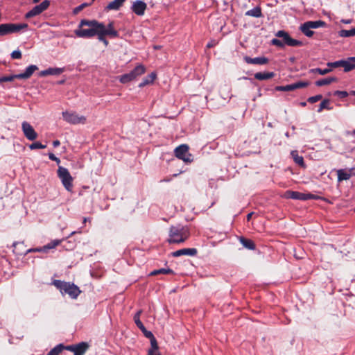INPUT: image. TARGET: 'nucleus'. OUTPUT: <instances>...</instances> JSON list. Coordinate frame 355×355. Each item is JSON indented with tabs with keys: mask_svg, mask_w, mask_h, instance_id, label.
I'll use <instances>...</instances> for the list:
<instances>
[{
	"mask_svg": "<svg viewBox=\"0 0 355 355\" xmlns=\"http://www.w3.org/2000/svg\"><path fill=\"white\" fill-rule=\"evenodd\" d=\"M274 76V72H257L254 74V78L259 80L270 79Z\"/></svg>",
	"mask_w": 355,
	"mask_h": 355,
	"instance_id": "24",
	"label": "nucleus"
},
{
	"mask_svg": "<svg viewBox=\"0 0 355 355\" xmlns=\"http://www.w3.org/2000/svg\"><path fill=\"white\" fill-rule=\"evenodd\" d=\"M49 76V75H48V71H47V69H45V70L41 71L39 73V76L43 77V76Z\"/></svg>",
	"mask_w": 355,
	"mask_h": 355,
	"instance_id": "51",
	"label": "nucleus"
},
{
	"mask_svg": "<svg viewBox=\"0 0 355 355\" xmlns=\"http://www.w3.org/2000/svg\"><path fill=\"white\" fill-rule=\"evenodd\" d=\"M157 75L155 72L151 73L142 80V81L139 84V87H144L146 85L153 83Z\"/></svg>",
	"mask_w": 355,
	"mask_h": 355,
	"instance_id": "21",
	"label": "nucleus"
},
{
	"mask_svg": "<svg viewBox=\"0 0 355 355\" xmlns=\"http://www.w3.org/2000/svg\"><path fill=\"white\" fill-rule=\"evenodd\" d=\"M239 241L248 250H254L256 248L254 243L251 239L241 236L239 238Z\"/></svg>",
	"mask_w": 355,
	"mask_h": 355,
	"instance_id": "26",
	"label": "nucleus"
},
{
	"mask_svg": "<svg viewBox=\"0 0 355 355\" xmlns=\"http://www.w3.org/2000/svg\"><path fill=\"white\" fill-rule=\"evenodd\" d=\"M53 285L58 288L62 295L67 294L72 299H76L80 293V290L74 284L62 282L61 280H55Z\"/></svg>",
	"mask_w": 355,
	"mask_h": 355,
	"instance_id": "3",
	"label": "nucleus"
},
{
	"mask_svg": "<svg viewBox=\"0 0 355 355\" xmlns=\"http://www.w3.org/2000/svg\"><path fill=\"white\" fill-rule=\"evenodd\" d=\"M21 244L22 245V244H23V243L14 242V243H13V244H12V246H13L15 248H16L17 245H21Z\"/></svg>",
	"mask_w": 355,
	"mask_h": 355,
	"instance_id": "59",
	"label": "nucleus"
},
{
	"mask_svg": "<svg viewBox=\"0 0 355 355\" xmlns=\"http://www.w3.org/2000/svg\"><path fill=\"white\" fill-rule=\"evenodd\" d=\"M284 197L288 199L306 200V193L290 190L284 193Z\"/></svg>",
	"mask_w": 355,
	"mask_h": 355,
	"instance_id": "17",
	"label": "nucleus"
},
{
	"mask_svg": "<svg viewBox=\"0 0 355 355\" xmlns=\"http://www.w3.org/2000/svg\"><path fill=\"white\" fill-rule=\"evenodd\" d=\"M49 158L52 161L56 162L57 164H59L60 162V159L52 153H49Z\"/></svg>",
	"mask_w": 355,
	"mask_h": 355,
	"instance_id": "48",
	"label": "nucleus"
},
{
	"mask_svg": "<svg viewBox=\"0 0 355 355\" xmlns=\"http://www.w3.org/2000/svg\"><path fill=\"white\" fill-rule=\"evenodd\" d=\"M46 148L45 145L42 144L39 141H35L29 145V148L31 150L35 149H44Z\"/></svg>",
	"mask_w": 355,
	"mask_h": 355,
	"instance_id": "38",
	"label": "nucleus"
},
{
	"mask_svg": "<svg viewBox=\"0 0 355 355\" xmlns=\"http://www.w3.org/2000/svg\"><path fill=\"white\" fill-rule=\"evenodd\" d=\"M40 252H48L49 250L47 248H46V246L44 245L42 247H40Z\"/></svg>",
	"mask_w": 355,
	"mask_h": 355,
	"instance_id": "54",
	"label": "nucleus"
},
{
	"mask_svg": "<svg viewBox=\"0 0 355 355\" xmlns=\"http://www.w3.org/2000/svg\"><path fill=\"white\" fill-rule=\"evenodd\" d=\"M62 117L64 121L71 124L84 123L86 118L83 116H79L76 112H62Z\"/></svg>",
	"mask_w": 355,
	"mask_h": 355,
	"instance_id": "9",
	"label": "nucleus"
},
{
	"mask_svg": "<svg viewBox=\"0 0 355 355\" xmlns=\"http://www.w3.org/2000/svg\"><path fill=\"white\" fill-rule=\"evenodd\" d=\"M40 0H33V3H38Z\"/></svg>",
	"mask_w": 355,
	"mask_h": 355,
	"instance_id": "64",
	"label": "nucleus"
},
{
	"mask_svg": "<svg viewBox=\"0 0 355 355\" xmlns=\"http://www.w3.org/2000/svg\"><path fill=\"white\" fill-rule=\"evenodd\" d=\"M17 74L1 76V77H0V83H3V82H11L14 79L17 78Z\"/></svg>",
	"mask_w": 355,
	"mask_h": 355,
	"instance_id": "39",
	"label": "nucleus"
},
{
	"mask_svg": "<svg viewBox=\"0 0 355 355\" xmlns=\"http://www.w3.org/2000/svg\"><path fill=\"white\" fill-rule=\"evenodd\" d=\"M309 85V83L307 81H298L290 85H284V86H277L275 89L277 91L281 92H288L293 91L295 89H297L302 87H306Z\"/></svg>",
	"mask_w": 355,
	"mask_h": 355,
	"instance_id": "11",
	"label": "nucleus"
},
{
	"mask_svg": "<svg viewBox=\"0 0 355 355\" xmlns=\"http://www.w3.org/2000/svg\"><path fill=\"white\" fill-rule=\"evenodd\" d=\"M11 58L12 59H20L21 58V53L19 50H15L12 52Z\"/></svg>",
	"mask_w": 355,
	"mask_h": 355,
	"instance_id": "46",
	"label": "nucleus"
},
{
	"mask_svg": "<svg viewBox=\"0 0 355 355\" xmlns=\"http://www.w3.org/2000/svg\"><path fill=\"white\" fill-rule=\"evenodd\" d=\"M89 345L86 342H80L75 345L73 355H84L89 349Z\"/></svg>",
	"mask_w": 355,
	"mask_h": 355,
	"instance_id": "18",
	"label": "nucleus"
},
{
	"mask_svg": "<svg viewBox=\"0 0 355 355\" xmlns=\"http://www.w3.org/2000/svg\"><path fill=\"white\" fill-rule=\"evenodd\" d=\"M337 175L338 182H341L343 180H347L351 178V174L349 172V170L347 171L345 169H339L337 171Z\"/></svg>",
	"mask_w": 355,
	"mask_h": 355,
	"instance_id": "25",
	"label": "nucleus"
},
{
	"mask_svg": "<svg viewBox=\"0 0 355 355\" xmlns=\"http://www.w3.org/2000/svg\"><path fill=\"white\" fill-rule=\"evenodd\" d=\"M348 94H349V93L346 91L337 90V91L334 92V95L338 96L341 98L347 97L348 96Z\"/></svg>",
	"mask_w": 355,
	"mask_h": 355,
	"instance_id": "43",
	"label": "nucleus"
},
{
	"mask_svg": "<svg viewBox=\"0 0 355 355\" xmlns=\"http://www.w3.org/2000/svg\"><path fill=\"white\" fill-rule=\"evenodd\" d=\"M28 27V24H0V36H4L8 34L19 33L21 30Z\"/></svg>",
	"mask_w": 355,
	"mask_h": 355,
	"instance_id": "4",
	"label": "nucleus"
},
{
	"mask_svg": "<svg viewBox=\"0 0 355 355\" xmlns=\"http://www.w3.org/2000/svg\"><path fill=\"white\" fill-rule=\"evenodd\" d=\"M87 220L90 221V218H83V223L85 224L86 222H87Z\"/></svg>",
	"mask_w": 355,
	"mask_h": 355,
	"instance_id": "60",
	"label": "nucleus"
},
{
	"mask_svg": "<svg viewBox=\"0 0 355 355\" xmlns=\"http://www.w3.org/2000/svg\"><path fill=\"white\" fill-rule=\"evenodd\" d=\"M342 21L345 24H349L350 23V20H342Z\"/></svg>",
	"mask_w": 355,
	"mask_h": 355,
	"instance_id": "61",
	"label": "nucleus"
},
{
	"mask_svg": "<svg viewBox=\"0 0 355 355\" xmlns=\"http://www.w3.org/2000/svg\"><path fill=\"white\" fill-rule=\"evenodd\" d=\"M324 109H327L328 110H331L332 107L330 106V101L329 99H324L320 104L319 108L318 110V112H322Z\"/></svg>",
	"mask_w": 355,
	"mask_h": 355,
	"instance_id": "35",
	"label": "nucleus"
},
{
	"mask_svg": "<svg viewBox=\"0 0 355 355\" xmlns=\"http://www.w3.org/2000/svg\"><path fill=\"white\" fill-rule=\"evenodd\" d=\"M37 70H38V67L37 65L31 64L26 68L24 72L17 74V79H28Z\"/></svg>",
	"mask_w": 355,
	"mask_h": 355,
	"instance_id": "15",
	"label": "nucleus"
},
{
	"mask_svg": "<svg viewBox=\"0 0 355 355\" xmlns=\"http://www.w3.org/2000/svg\"><path fill=\"white\" fill-rule=\"evenodd\" d=\"M339 36L343 37H349L355 35V28H352L350 30H345L343 29L338 33Z\"/></svg>",
	"mask_w": 355,
	"mask_h": 355,
	"instance_id": "33",
	"label": "nucleus"
},
{
	"mask_svg": "<svg viewBox=\"0 0 355 355\" xmlns=\"http://www.w3.org/2000/svg\"><path fill=\"white\" fill-rule=\"evenodd\" d=\"M253 212H251V213H249L248 215H247V220H250L252 218V216L253 215Z\"/></svg>",
	"mask_w": 355,
	"mask_h": 355,
	"instance_id": "58",
	"label": "nucleus"
},
{
	"mask_svg": "<svg viewBox=\"0 0 355 355\" xmlns=\"http://www.w3.org/2000/svg\"><path fill=\"white\" fill-rule=\"evenodd\" d=\"M174 153L177 158L183 160L185 163H191L193 161L192 155L189 153V146L187 144L178 146Z\"/></svg>",
	"mask_w": 355,
	"mask_h": 355,
	"instance_id": "7",
	"label": "nucleus"
},
{
	"mask_svg": "<svg viewBox=\"0 0 355 355\" xmlns=\"http://www.w3.org/2000/svg\"><path fill=\"white\" fill-rule=\"evenodd\" d=\"M291 154L295 164L300 166L301 167H306L303 157L299 155L297 150L291 151Z\"/></svg>",
	"mask_w": 355,
	"mask_h": 355,
	"instance_id": "23",
	"label": "nucleus"
},
{
	"mask_svg": "<svg viewBox=\"0 0 355 355\" xmlns=\"http://www.w3.org/2000/svg\"><path fill=\"white\" fill-rule=\"evenodd\" d=\"M347 135H355V130L352 131H347L346 132Z\"/></svg>",
	"mask_w": 355,
	"mask_h": 355,
	"instance_id": "57",
	"label": "nucleus"
},
{
	"mask_svg": "<svg viewBox=\"0 0 355 355\" xmlns=\"http://www.w3.org/2000/svg\"><path fill=\"white\" fill-rule=\"evenodd\" d=\"M306 24L312 29L318 28L320 27H325L327 24L325 21L322 20L318 21H306Z\"/></svg>",
	"mask_w": 355,
	"mask_h": 355,
	"instance_id": "29",
	"label": "nucleus"
},
{
	"mask_svg": "<svg viewBox=\"0 0 355 355\" xmlns=\"http://www.w3.org/2000/svg\"><path fill=\"white\" fill-rule=\"evenodd\" d=\"M350 94L355 96V90H352L349 92Z\"/></svg>",
	"mask_w": 355,
	"mask_h": 355,
	"instance_id": "62",
	"label": "nucleus"
},
{
	"mask_svg": "<svg viewBox=\"0 0 355 355\" xmlns=\"http://www.w3.org/2000/svg\"><path fill=\"white\" fill-rule=\"evenodd\" d=\"M215 44H216L215 42L212 41V42H209L207 44V48H211V47L214 46Z\"/></svg>",
	"mask_w": 355,
	"mask_h": 355,
	"instance_id": "56",
	"label": "nucleus"
},
{
	"mask_svg": "<svg viewBox=\"0 0 355 355\" xmlns=\"http://www.w3.org/2000/svg\"><path fill=\"white\" fill-rule=\"evenodd\" d=\"M125 1V0H114L107 4L106 9L108 10H117L122 6Z\"/></svg>",
	"mask_w": 355,
	"mask_h": 355,
	"instance_id": "22",
	"label": "nucleus"
},
{
	"mask_svg": "<svg viewBox=\"0 0 355 355\" xmlns=\"http://www.w3.org/2000/svg\"><path fill=\"white\" fill-rule=\"evenodd\" d=\"M322 98L321 94H318L313 96H311L308 98L307 101L310 103H315Z\"/></svg>",
	"mask_w": 355,
	"mask_h": 355,
	"instance_id": "41",
	"label": "nucleus"
},
{
	"mask_svg": "<svg viewBox=\"0 0 355 355\" xmlns=\"http://www.w3.org/2000/svg\"><path fill=\"white\" fill-rule=\"evenodd\" d=\"M351 59H354L353 57H349L346 60H342L341 67L344 68L345 72H349L355 69V62Z\"/></svg>",
	"mask_w": 355,
	"mask_h": 355,
	"instance_id": "20",
	"label": "nucleus"
},
{
	"mask_svg": "<svg viewBox=\"0 0 355 355\" xmlns=\"http://www.w3.org/2000/svg\"><path fill=\"white\" fill-rule=\"evenodd\" d=\"M197 250L196 248H182L176 250L172 253L173 257H178L183 255L195 256L197 254Z\"/></svg>",
	"mask_w": 355,
	"mask_h": 355,
	"instance_id": "16",
	"label": "nucleus"
},
{
	"mask_svg": "<svg viewBox=\"0 0 355 355\" xmlns=\"http://www.w3.org/2000/svg\"><path fill=\"white\" fill-rule=\"evenodd\" d=\"M271 44L272 45H275L277 47H279V48H283L284 47V44L283 43V42L279 39H277V38H273L272 40H271Z\"/></svg>",
	"mask_w": 355,
	"mask_h": 355,
	"instance_id": "42",
	"label": "nucleus"
},
{
	"mask_svg": "<svg viewBox=\"0 0 355 355\" xmlns=\"http://www.w3.org/2000/svg\"><path fill=\"white\" fill-rule=\"evenodd\" d=\"M161 274H163V275H174L175 272L173 270L167 268H160V269H158V270H153L150 274L149 275L150 276H155V275H161Z\"/></svg>",
	"mask_w": 355,
	"mask_h": 355,
	"instance_id": "27",
	"label": "nucleus"
},
{
	"mask_svg": "<svg viewBox=\"0 0 355 355\" xmlns=\"http://www.w3.org/2000/svg\"><path fill=\"white\" fill-rule=\"evenodd\" d=\"M299 29L308 37H311L314 34V32L311 31V28L305 22L300 25Z\"/></svg>",
	"mask_w": 355,
	"mask_h": 355,
	"instance_id": "31",
	"label": "nucleus"
},
{
	"mask_svg": "<svg viewBox=\"0 0 355 355\" xmlns=\"http://www.w3.org/2000/svg\"><path fill=\"white\" fill-rule=\"evenodd\" d=\"M64 350V345L58 344L55 347H54L47 355H59Z\"/></svg>",
	"mask_w": 355,
	"mask_h": 355,
	"instance_id": "34",
	"label": "nucleus"
},
{
	"mask_svg": "<svg viewBox=\"0 0 355 355\" xmlns=\"http://www.w3.org/2000/svg\"><path fill=\"white\" fill-rule=\"evenodd\" d=\"M87 6V3H83L80 5H79L78 6L76 7L73 10V14L76 15L78 14V12H80L84 8H85L86 6Z\"/></svg>",
	"mask_w": 355,
	"mask_h": 355,
	"instance_id": "45",
	"label": "nucleus"
},
{
	"mask_svg": "<svg viewBox=\"0 0 355 355\" xmlns=\"http://www.w3.org/2000/svg\"><path fill=\"white\" fill-rule=\"evenodd\" d=\"M305 198H306V200H311V199H313V200L321 199V197L316 196V195L311 194V193H306Z\"/></svg>",
	"mask_w": 355,
	"mask_h": 355,
	"instance_id": "47",
	"label": "nucleus"
},
{
	"mask_svg": "<svg viewBox=\"0 0 355 355\" xmlns=\"http://www.w3.org/2000/svg\"><path fill=\"white\" fill-rule=\"evenodd\" d=\"M336 80L337 78L336 77H328L317 80L315 82V85L318 87H322L324 85H329L333 82H336Z\"/></svg>",
	"mask_w": 355,
	"mask_h": 355,
	"instance_id": "30",
	"label": "nucleus"
},
{
	"mask_svg": "<svg viewBox=\"0 0 355 355\" xmlns=\"http://www.w3.org/2000/svg\"><path fill=\"white\" fill-rule=\"evenodd\" d=\"M312 71L313 73H318L320 75H325L329 72L331 71V68H326V69H320V68H315V69H312Z\"/></svg>",
	"mask_w": 355,
	"mask_h": 355,
	"instance_id": "40",
	"label": "nucleus"
},
{
	"mask_svg": "<svg viewBox=\"0 0 355 355\" xmlns=\"http://www.w3.org/2000/svg\"><path fill=\"white\" fill-rule=\"evenodd\" d=\"M21 129L26 138L30 141L37 139V133L35 132L32 125L27 121H24L21 124Z\"/></svg>",
	"mask_w": 355,
	"mask_h": 355,
	"instance_id": "12",
	"label": "nucleus"
},
{
	"mask_svg": "<svg viewBox=\"0 0 355 355\" xmlns=\"http://www.w3.org/2000/svg\"><path fill=\"white\" fill-rule=\"evenodd\" d=\"M190 232L187 226L180 224L170 227L168 241L169 243H184L189 237Z\"/></svg>",
	"mask_w": 355,
	"mask_h": 355,
	"instance_id": "2",
	"label": "nucleus"
},
{
	"mask_svg": "<svg viewBox=\"0 0 355 355\" xmlns=\"http://www.w3.org/2000/svg\"><path fill=\"white\" fill-rule=\"evenodd\" d=\"M57 173L66 190L71 191L73 188V178L68 169L63 166H59Z\"/></svg>",
	"mask_w": 355,
	"mask_h": 355,
	"instance_id": "5",
	"label": "nucleus"
},
{
	"mask_svg": "<svg viewBox=\"0 0 355 355\" xmlns=\"http://www.w3.org/2000/svg\"><path fill=\"white\" fill-rule=\"evenodd\" d=\"M146 337L149 338L150 340L151 348L149 350H153L155 352H157L158 349V345L153 333H146Z\"/></svg>",
	"mask_w": 355,
	"mask_h": 355,
	"instance_id": "32",
	"label": "nucleus"
},
{
	"mask_svg": "<svg viewBox=\"0 0 355 355\" xmlns=\"http://www.w3.org/2000/svg\"><path fill=\"white\" fill-rule=\"evenodd\" d=\"M275 36L277 37L282 38V41L284 44V46L287 45L289 46H301L303 45L302 41L293 39L286 31L283 30L278 31L275 33Z\"/></svg>",
	"mask_w": 355,
	"mask_h": 355,
	"instance_id": "8",
	"label": "nucleus"
},
{
	"mask_svg": "<svg viewBox=\"0 0 355 355\" xmlns=\"http://www.w3.org/2000/svg\"><path fill=\"white\" fill-rule=\"evenodd\" d=\"M341 65H342V60H338L336 62H333L327 63L328 67H333V68L340 67H341Z\"/></svg>",
	"mask_w": 355,
	"mask_h": 355,
	"instance_id": "44",
	"label": "nucleus"
},
{
	"mask_svg": "<svg viewBox=\"0 0 355 355\" xmlns=\"http://www.w3.org/2000/svg\"><path fill=\"white\" fill-rule=\"evenodd\" d=\"M245 62L248 64H259L263 65L268 63L269 60L266 57H257L252 58L249 56H245L243 58Z\"/></svg>",
	"mask_w": 355,
	"mask_h": 355,
	"instance_id": "14",
	"label": "nucleus"
},
{
	"mask_svg": "<svg viewBox=\"0 0 355 355\" xmlns=\"http://www.w3.org/2000/svg\"><path fill=\"white\" fill-rule=\"evenodd\" d=\"M148 355H162V354L157 352H155L153 350H148Z\"/></svg>",
	"mask_w": 355,
	"mask_h": 355,
	"instance_id": "52",
	"label": "nucleus"
},
{
	"mask_svg": "<svg viewBox=\"0 0 355 355\" xmlns=\"http://www.w3.org/2000/svg\"><path fill=\"white\" fill-rule=\"evenodd\" d=\"M60 145V142L59 140H55L53 141V146L54 148H56Z\"/></svg>",
	"mask_w": 355,
	"mask_h": 355,
	"instance_id": "53",
	"label": "nucleus"
},
{
	"mask_svg": "<svg viewBox=\"0 0 355 355\" xmlns=\"http://www.w3.org/2000/svg\"><path fill=\"white\" fill-rule=\"evenodd\" d=\"M40 252V248H30V249L27 250L24 253V254H27L28 253H30V252Z\"/></svg>",
	"mask_w": 355,
	"mask_h": 355,
	"instance_id": "49",
	"label": "nucleus"
},
{
	"mask_svg": "<svg viewBox=\"0 0 355 355\" xmlns=\"http://www.w3.org/2000/svg\"><path fill=\"white\" fill-rule=\"evenodd\" d=\"M146 69L144 66L142 64H139L129 73L121 76L119 80L121 83H128L133 80H135L137 77L143 75Z\"/></svg>",
	"mask_w": 355,
	"mask_h": 355,
	"instance_id": "6",
	"label": "nucleus"
},
{
	"mask_svg": "<svg viewBox=\"0 0 355 355\" xmlns=\"http://www.w3.org/2000/svg\"><path fill=\"white\" fill-rule=\"evenodd\" d=\"M246 16H251L254 17H261L262 16L261 9L259 6H256L254 8L248 10L245 12Z\"/></svg>",
	"mask_w": 355,
	"mask_h": 355,
	"instance_id": "28",
	"label": "nucleus"
},
{
	"mask_svg": "<svg viewBox=\"0 0 355 355\" xmlns=\"http://www.w3.org/2000/svg\"><path fill=\"white\" fill-rule=\"evenodd\" d=\"M47 71H48V75H52V76H57V75H60V73H62V72H64V68H58V67H55V68H48L47 69Z\"/></svg>",
	"mask_w": 355,
	"mask_h": 355,
	"instance_id": "36",
	"label": "nucleus"
},
{
	"mask_svg": "<svg viewBox=\"0 0 355 355\" xmlns=\"http://www.w3.org/2000/svg\"><path fill=\"white\" fill-rule=\"evenodd\" d=\"M146 8L147 4L141 0H137L134 1L131 6L132 11L139 16L144 15Z\"/></svg>",
	"mask_w": 355,
	"mask_h": 355,
	"instance_id": "13",
	"label": "nucleus"
},
{
	"mask_svg": "<svg viewBox=\"0 0 355 355\" xmlns=\"http://www.w3.org/2000/svg\"><path fill=\"white\" fill-rule=\"evenodd\" d=\"M50 5V2L48 0L43 1L40 4L35 6L33 9L28 11L25 17L28 19L34 16L38 15L43 11L46 10Z\"/></svg>",
	"mask_w": 355,
	"mask_h": 355,
	"instance_id": "10",
	"label": "nucleus"
},
{
	"mask_svg": "<svg viewBox=\"0 0 355 355\" xmlns=\"http://www.w3.org/2000/svg\"><path fill=\"white\" fill-rule=\"evenodd\" d=\"M300 104H301L302 106H306V102H302Z\"/></svg>",
	"mask_w": 355,
	"mask_h": 355,
	"instance_id": "63",
	"label": "nucleus"
},
{
	"mask_svg": "<svg viewBox=\"0 0 355 355\" xmlns=\"http://www.w3.org/2000/svg\"><path fill=\"white\" fill-rule=\"evenodd\" d=\"M88 26V28H80L75 31V34L78 37L90 38L97 36L98 40L107 46L109 42L105 36L111 38L119 37V33L114 28V23L110 21L107 26L97 20L82 19L79 24V28Z\"/></svg>",
	"mask_w": 355,
	"mask_h": 355,
	"instance_id": "1",
	"label": "nucleus"
},
{
	"mask_svg": "<svg viewBox=\"0 0 355 355\" xmlns=\"http://www.w3.org/2000/svg\"><path fill=\"white\" fill-rule=\"evenodd\" d=\"M62 241V240H60V239L53 240V241H51L50 243H47L46 245H45L46 248H47L49 250L51 249H53L56 246L59 245L61 243Z\"/></svg>",
	"mask_w": 355,
	"mask_h": 355,
	"instance_id": "37",
	"label": "nucleus"
},
{
	"mask_svg": "<svg viewBox=\"0 0 355 355\" xmlns=\"http://www.w3.org/2000/svg\"><path fill=\"white\" fill-rule=\"evenodd\" d=\"M141 313V311H137L134 315V321L137 326V327L143 332L145 336H146V333H152L150 331H148L141 321L140 320V314Z\"/></svg>",
	"mask_w": 355,
	"mask_h": 355,
	"instance_id": "19",
	"label": "nucleus"
},
{
	"mask_svg": "<svg viewBox=\"0 0 355 355\" xmlns=\"http://www.w3.org/2000/svg\"><path fill=\"white\" fill-rule=\"evenodd\" d=\"M75 345H64V349L72 352L74 353Z\"/></svg>",
	"mask_w": 355,
	"mask_h": 355,
	"instance_id": "50",
	"label": "nucleus"
},
{
	"mask_svg": "<svg viewBox=\"0 0 355 355\" xmlns=\"http://www.w3.org/2000/svg\"><path fill=\"white\" fill-rule=\"evenodd\" d=\"M349 172L351 174V177L352 175H355V167H352L350 169H349Z\"/></svg>",
	"mask_w": 355,
	"mask_h": 355,
	"instance_id": "55",
	"label": "nucleus"
}]
</instances>
